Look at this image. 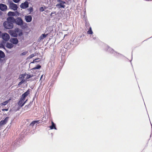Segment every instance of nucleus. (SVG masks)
I'll return each instance as SVG.
<instances>
[{
    "mask_svg": "<svg viewBox=\"0 0 152 152\" xmlns=\"http://www.w3.org/2000/svg\"><path fill=\"white\" fill-rule=\"evenodd\" d=\"M30 89H28L27 91L22 94L20 100H19L18 104V105L21 107L24 105H23L24 101L25 99L26 98L29 94Z\"/></svg>",
    "mask_w": 152,
    "mask_h": 152,
    "instance_id": "2",
    "label": "nucleus"
},
{
    "mask_svg": "<svg viewBox=\"0 0 152 152\" xmlns=\"http://www.w3.org/2000/svg\"><path fill=\"white\" fill-rule=\"evenodd\" d=\"M10 42L12 44L16 45L18 43V41L17 38H11L10 39Z\"/></svg>",
    "mask_w": 152,
    "mask_h": 152,
    "instance_id": "8",
    "label": "nucleus"
},
{
    "mask_svg": "<svg viewBox=\"0 0 152 152\" xmlns=\"http://www.w3.org/2000/svg\"><path fill=\"white\" fill-rule=\"evenodd\" d=\"M13 22L15 23L17 25L21 26L23 24V20L20 17H18L15 19L14 18Z\"/></svg>",
    "mask_w": 152,
    "mask_h": 152,
    "instance_id": "3",
    "label": "nucleus"
},
{
    "mask_svg": "<svg viewBox=\"0 0 152 152\" xmlns=\"http://www.w3.org/2000/svg\"><path fill=\"white\" fill-rule=\"evenodd\" d=\"M44 10L43 7H41L39 8V11L40 12H43Z\"/></svg>",
    "mask_w": 152,
    "mask_h": 152,
    "instance_id": "27",
    "label": "nucleus"
},
{
    "mask_svg": "<svg viewBox=\"0 0 152 152\" xmlns=\"http://www.w3.org/2000/svg\"><path fill=\"white\" fill-rule=\"evenodd\" d=\"M109 49L110 50L111 49V48H109Z\"/></svg>",
    "mask_w": 152,
    "mask_h": 152,
    "instance_id": "37",
    "label": "nucleus"
},
{
    "mask_svg": "<svg viewBox=\"0 0 152 152\" xmlns=\"http://www.w3.org/2000/svg\"><path fill=\"white\" fill-rule=\"evenodd\" d=\"M8 15L9 16H14L15 15V14L14 12L10 11L8 12Z\"/></svg>",
    "mask_w": 152,
    "mask_h": 152,
    "instance_id": "16",
    "label": "nucleus"
},
{
    "mask_svg": "<svg viewBox=\"0 0 152 152\" xmlns=\"http://www.w3.org/2000/svg\"><path fill=\"white\" fill-rule=\"evenodd\" d=\"M20 0H13V1L15 3H18L19 2Z\"/></svg>",
    "mask_w": 152,
    "mask_h": 152,
    "instance_id": "28",
    "label": "nucleus"
},
{
    "mask_svg": "<svg viewBox=\"0 0 152 152\" xmlns=\"http://www.w3.org/2000/svg\"><path fill=\"white\" fill-rule=\"evenodd\" d=\"M14 18L13 17H8L7 19V21H5L3 23V26L5 28L7 29H10L13 27V21Z\"/></svg>",
    "mask_w": 152,
    "mask_h": 152,
    "instance_id": "1",
    "label": "nucleus"
},
{
    "mask_svg": "<svg viewBox=\"0 0 152 152\" xmlns=\"http://www.w3.org/2000/svg\"><path fill=\"white\" fill-rule=\"evenodd\" d=\"M56 13V12H54V11H53V12H52L51 13V15H52L53 14H55Z\"/></svg>",
    "mask_w": 152,
    "mask_h": 152,
    "instance_id": "34",
    "label": "nucleus"
},
{
    "mask_svg": "<svg viewBox=\"0 0 152 152\" xmlns=\"http://www.w3.org/2000/svg\"><path fill=\"white\" fill-rule=\"evenodd\" d=\"M9 117H6L4 120L1 121L0 122V126L6 124L7 122Z\"/></svg>",
    "mask_w": 152,
    "mask_h": 152,
    "instance_id": "10",
    "label": "nucleus"
},
{
    "mask_svg": "<svg viewBox=\"0 0 152 152\" xmlns=\"http://www.w3.org/2000/svg\"><path fill=\"white\" fill-rule=\"evenodd\" d=\"M28 53L27 51H25L23 52V53H22L20 54V56H24L25 55Z\"/></svg>",
    "mask_w": 152,
    "mask_h": 152,
    "instance_id": "26",
    "label": "nucleus"
},
{
    "mask_svg": "<svg viewBox=\"0 0 152 152\" xmlns=\"http://www.w3.org/2000/svg\"><path fill=\"white\" fill-rule=\"evenodd\" d=\"M32 10H33L32 8V9L31 10V11H31H31H32Z\"/></svg>",
    "mask_w": 152,
    "mask_h": 152,
    "instance_id": "36",
    "label": "nucleus"
},
{
    "mask_svg": "<svg viewBox=\"0 0 152 152\" xmlns=\"http://www.w3.org/2000/svg\"><path fill=\"white\" fill-rule=\"evenodd\" d=\"M28 3L27 1H25L24 3H22L20 5V7L22 9H25L28 7Z\"/></svg>",
    "mask_w": 152,
    "mask_h": 152,
    "instance_id": "7",
    "label": "nucleus"
},
{
    "mask_svg": "<svg viewBox=\"0 0 152 152\" xmlns=\"http://www.w3.org/2000/svg\"><path fill=\"white\" fill-rule=\"evenodd\" d=\"M35 55L34 54H31V55H30L29 56L28 58H27V59H30L32 58L33 57H34V56H35Z\"/></svg>",
    "mask_w": 152,
    "mask_h": 152,
    "instance_id": "20",
    "label": "nucleus"
},
{
    "mask_svg": "<svg viewBox=\"0 0 152 152\" xmlns=\"http://www.w3.org/2000/svg\"><path fill=\"white\" fill-rule=\"evenodd\" d=\"M8 110V109H2V111H7Z\"/></svg>",
    "mask_w": 152,
    "mask_h": 152,
    "instance_id": "29",
    "label": "nucleus"
},
{
    "mask_svg": "<svg viewBox=\"0 0 152 152\" xmlns=\"http://www.w3.org/2000/svg\"><path fill=\"white\" fill-rule=\"evenodd\" d=\"M28 101V99H27L26 100V101H24V102L23 103V105H24V104L26 103V102H27V101Z\"/></svg>",
    "mask_w": 152,
    "mask_h": 152,
    "instance_id": "33",
    "label": "nucleus"
},
{
    "mask_svg": "<svg viewBox=\"0 0 152 152\" xmlns=\"http://www.w3.org/2000/svg\"><path fill=\"white\" fill-rule=\"evenodd\" d=\"M9 6L10 8L14 10H17L18 7L16 4L12 2H10L9 3Z\"/></svg>",
    "mask_w": 152,
    "mask_h": 152,
    "instance_id": "4",
    "label": "nucleus"
},
{
    "mask_svg": "<svg viewBox=\"0 0 152 152\" xmlns=\"http://www.w3.org/2000/svg\"><path fill=\"white\" fill-rule=\"evenodd\" d=\"M9 33L11 36L12 37H16L18 36V34L16 33V31L14 30H10V31Z\"/></svg>",
    "mask_w": 152,
    "mask_h": 152,
    "instance_id": "9",
    "label": "nucleus"
},
{
    "mask_svg": "<svg viewBox=\"0 0 152 152\" xmlns=\"http://www.w3.org/2000/svg\"><path fill=\"white\" fill-rule=\"evenodd\" d=\"M30 107V104H28V105H26L25 107V108H28Z\"/></svg>",
    "mask_w": 152,
    "mask_h": 152,
    "instance_id": "31",
    "label": "nucleus"
},
{
    "mask_svg": "<svg viewBox=\"0 0 152 152\" xmlns=\"http://www.w3.org/2000/svg\"><path fill=\"white\" fill-rule=\"evenodd\" d=\"M33 75L32 74L30 75H29L28 74H27V76L26 77V79H28L29 78H30L33 77Z\"/></svg>",
    "mask_w": 152,
    "mask_h": 152,
    "instance_id": "23",
    "label": "nucleus"
},
{
    "mask_svg": "<svg viewBox=\"0 0 152 152\" xmlns=\"http://www.w3.org/2000/svg\"><path fill=\"white\" fill-rule=\"evenodd\" d=\"M2 37L3 40L6 41L10 39L9 35L6 33H4L2 34Z\"/></svg>",
    "mask_w": 152,
    "mask_h": 152,
    "instance_id": "6",
    "label": "nucleus"
},
{
    "mask_svg": "<svg viewBox=\"0 0 152 152\" xmlns=\"http://www.w3.org/2000/svg\"><path fill=\"white\" fill-rule=\"evenodd\" d=\"M9 102V100H7L5 101L1 104L3 105H6Z\"/></svg>",
    "mask_w": 152,
    "mask_h": 152,
    "instance_id": "22",
    "label": "nucleus"
},
{
    "mask_svg": "<svg viewBox=\"0 0 152 152\" xmlns=\"http://www.w3.org/2000/svg\"><path fill=\"white\" fill-rule=\"evenodd\" d=\"M47 8V7H44V9H46Z\"/></svg>",
    "mask_w": 152,
    "mask_h": 152,
    "instance_id": "35",
    "label": "nucleus"
},
{
    "mask_svg": "<svg viewBox=\"0 0 152 152\" xmlns=\"http://www.w3.org/2000/svg\"><path fill=\"white\" fill-rule=\"evenodd\" d=\"M51 124L52 125L50 126V129H56V125L53 121H51Z\"/></svg>",
    "mask_w": 152,
    "mask_h": 152,
    "instance_id": "14",
    "label": "nucleus"
},
{
    "mask_svg": "<svg viewBox=\"0 0 152 152\" xmlns=\"http://www.w3.org/2000/svg\"><path fill=\"white\" fill-rule=\"evenodd\" d=\"M26 75V74H23L22 75H20L19 78L22 79H24V78Z\"/></svg>",
    "mask_w": 152,
    "mask_h": 152,
    "instance_id": "17",
    "label": "nucleus"
},
{
    "mask_svg": "<svg viewBox=\"0 0 152 152\" xmlns=\"http://www.w3.org/2000/svg\"><path fill=\"white\" fill-rule=\"evenodd\" d=\"M47 35V34H46L45 35V34H42L41 36H40V39H42L45 38Z\"/></svg>",
    "mask_w": 152,
    "mask_h": 152,
    "instance_id": "21",
    "label": "nucleus"
},
{
    "mask_svg": "<svg viewBox=\"0 0 152 152\" xmlns=\"http://www.w3.org/2000/svg\"><path fill=\"white\" fill-rule=\"evenodd\" d=\"M41 66L40 65H38L37 66H36L35 67L33 68V69H39L40 68H41Z\"/></svg>",
    "mask_w": 152,
    "mask_h": 152,
    "instance_id": "24",
    "label": "nucleus"
},
{
    "mask_svg": "<svg viewBox=\"0 0 152 152\" xmlns=\"http://www.w3.org/2000/svg\"><path fill=\"white\" fill-rule=\"evenodd\" d=\"M39 58L33 60V61L31 62V63H34V62H36L37 61H36V60L38 59Z\"/></svg>",
    "mask_w": 152,
    "mask_h": 152,
    "instance_id": "32",
    "label": "nucleus"
},
{
    "mask_svg": "<svg viewBox=\"0 0 152 152\" xmlns=\"http://www.w3.org/2000/svg\"><path fill=\"white\" fill-rule=\"evenodd\" d=\"M15 31H16V33L18 32L19 31V28H15Z\"/></svg>",
    "mask_w": 152,
    "mask_h": 152,
    "instance_id": "30",
    "label": "nucleus"
},
{
    "mask_svg": "<svg viewBox=\"0 0 152 152\" xmlns=\"http://www.w3.org/2000/svg\"><path fill=\"white\" fill-rule=\"evenodd\" d=\"M25 81V79H22V80L19 83L18 85H21Z\"/></svg>",
    "mask_w": 152,
    "mask_h": 152,
    "instance_id": "25",
    "label": "nucleus"
},
{
    "mask_svg": "<svg viewBox=\"0 0 152 152\" xmlns=\"http://www.w3.org/2000/svg\"><path fill=\"white\" fill-rule=\"evenodd\" d=\"M7 9V7L6 5L2 4H0V10L4 11L6 10Z\"/></svg>",
    "mask_w": 152,
    "mask_h": 152,
    "instance_id": "12",
    "label": "nucleus"
},
{
    "mask_svg": "<svg viewBox=\"0 0 152 152\" xmlns=\"http://www.w3.org/2000/svg\"><path fill=\"white\" fill-rule=\"evenodd\" d=\"M5 56V55L3 52L0 50V57L1 58H4Z\"/></svg>",
    "mask_w": 152,
    "mask_h": 152,
    "instance_id": "15",
    "label": "nucleus"
},
{
    "mask_svg": "<svg viewBox=\"0 0 152 152\" xmlns=\"http://www.w3.org/2000/svg\"><path fill=\"white\" fill-rule=\"evenodd\" d=\"M58 1L60 2L59 3L57 4L56 5V6L57 7L60 6L59 8H64L65 7V5L64 4L65 3V2L64 1H62L61 0H59Z\"/></svg>",
    "mask_w": 152,
    "mask_h": 152,
    "instance_id": "5",
    "label": "nucleus"
},
{
    "mask_svg": "<svg viewBox=\"0 0 152 152\" xmlns=\"http://www.w3.org/2000/svg\"><path fill=\"white\" fill-rule=\"evenodd\" d=\"M87 33L88 34H91L93 33V31H92L91 28V27L89 28L88 31H87Z\"/></svg>",
    "mask_w": 152,
    "mask_h": 152,
    "instance_id": "19",
    "label": "nucleus"
},
{
    "mask_svg": "<svg viewBox=\"0 0 152 152\" xmlns=\"http://www.w3.org/2000/svg\"><path fill=\"white\" fill-rule=\"evenodd\" d=\"M14 45L13 44L10 42H7L6 44V47L8 48L11 49L13 48Z\"/></svg>",
    "mask_w": 152,
    "mask_h": 152,
    "instance_id": "13",
    "label": "nucleus"
},
{
    "mask_svg": "<svg viewBox=\"0 0 152 152\" xmlns=\"http://www.w3.org/2000/svg\"><path fill=\"white\" fill-rule=\"evenodd\" d=\"M39 120L34 121H33L30 124V125L31 126H34L35 124L38 123L39 122Z\"/></svg>",
    "mask_w": 152,
    "mask_h": 152,
    "instance_id": "18",
    "label": "nucleus"
},
{
    "mask_svg": "<svg viewBox=\"0 0 152 152\" xmlns=\"http://www.w3.org/2000/svg\"><path fill=\"white\" fill-rule=\"evenodd\" d=\"M25 19L27 22H29L31 21L32 17L31 15L26 16L25 17Z\"/></svg>",
    "mask_w": 152,
    "mask_h": 152,
    "instance_id": "11",
    "label": "nucleus"
}]
</instances>
